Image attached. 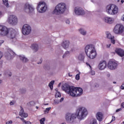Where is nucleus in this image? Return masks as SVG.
Instances as JSON below:
<instances>
[{
	"instance_id": "15",
	"label": "nucleus",
	"mask_w": 124,
	"mask_h": 124,
	"mask_svg": "<svg viewBox=\"0 0 124 124\" xmlns=\"http://www.w3.org/2000/svg\"><path fill=\"white\" fill-rule=\"evenodd\" d=\"M8 35L12 39H14L16 37V31L13 29H10Z\"/></svg>"
},
{
	"instance_id": "19",
	"label": "nucleus",
	"mask_w": 124,
	"mask_h": 124,
	"mask_svg": "<svg viewBox=\"0 0 124 124\" xmlns=\"http://www.w3.org/2000/svg\"><path fill=\"white\" fill-rule=\"evenodd\" d=\"M115 52L120 57H123L124 56V50L123 49L121 48H116L115 49Z\"/></svg>"
},
{
	"instance_id": "56",
	"label": "nucleus",
	"mask_w": 124,
	"mask_h": 124,
	"mask_svg": "<svg viewBox=\"0 0 124 124\" xmlns=\"http://www.w3.org/2000/svg\"><path fill=\"white\" fill-rule=\"evenodd\" d=\"M3 16V13L0 11V16Z\"/></svg>"
},
{
	"instance_id": "62",
	"label": "nucleus",
	"mask_w": 124,
	"mask_h": 124,
	"mask_svg": "<svg viewBox=\"0 0 124 124\" xmlns=\"http://www.w3.org/2000/svg\"><path fill=\"white\" fill-rule=\"evenodd\" d=\"M61 85H62V82H60L59 84L58 87H61Z\"/></svg>"
},
{
	"instance_id": "9",
	"label": "nucleus",
	"mask_w": 124,
	"mask_h": 124,
	"mask_svg": "<svg viewBox=\"0 0 124 124\" xmlns=\"http://www.w3.org/2000/svg\"><path fill=\"white\" fill-rule=\"evenodd\" d=\"M31 28L28 24H25L22 29V32L24 35H28L31 33Z\"/></svg>"
},
{
	"instance_id": "58",
	"label": "nucleus",
	"mask_w": 124,
	"mask_h": 124,
	"mask_svg": "<svg viewBox=\"0 0 124 124\" xmlns=\"http://www.w3.org/2000/svg\"><path fill=\"white\" fill-rule=\"evenodd\" d=\"M124 85H122L121 86V90H124V86H123Z\"/></svg>"
},
{
	"instance_id": "33",
	"label": "nucleus",
	"mask_w": 124,
	"mask_h": 124,
	"mask_svg": "<svg viewBox=\"0 0 124 124\" xmlns=\"http://www.w3.org/2000/svg\"><path fill=\"white\" fill-rule=\"evenodd\" d=\"M69 54H70V52H69V51H66L63 55V58H65L66 57H68V56H69Z\"/></svg>"
},
{
	"instance_id": "45",
	"label": "nucleus",
	"mask_w": 124,
	"mask_h": 124,
	"mask_svg": "<svg viewBox=\"0 0 124 124\" xmlns=\"http://www.w3.org/2000/svg\"><path fill=\"white\" fill-rule=\"evenodd\" d=\"M10 104L11 105H14V104H15V101H12L10 102Z\"/></svg>"
},
{
	"instance_id": "23",
	"label": "nucleus",
	"mask_w": 124,
	"mask_h": 124,
	"mask_svg": "<svg viewBox=\"0 0 124 124\" xmlns=\"http://www.w3.org/2000/svg\"><path fill=\"white\" fill-rule=\"evenodd\" d=\"M107 65V64L106 62L100 63L98 65V68L100 70H103V69H105V68H106Z\"/></svg>"
},
{
	"instance_id": "38",
	"label": "nucleus",
	"mask_w": 124,
	"mask_h": 124,
	"mask_svg": "<svg viewBox=\"0 0 124 124\" xmlns=\"http://www.w3.org/2000/svg\"><path fill=\"white\" fill-rule=\"evenodd\" d=\"M56 97H61L62 96V95H61V93L59 92H57L55 95Z\"/></svg>"
},
{
	"instance_id": "18",
	"label": "nucleus",
	"mask_w": 124,
	"mask_h": 124,
	"mask_svg": "<svg viewBox=\"0 0 124 124\" xmlns=\"http://www.w3.org/2000/svg\"><path fill=\"white\" fill-rule=\"evenodd\" d=\"M104 21L108 24H113L114 23V19L112 17L107 16L104 17Z\"/></svg>"
},
{
	"instance_id": "20",
	"label": "nucleus",
	"mask_w": 124,
	"mask_h": 124,
	"mask_svg": "<svg viewBox=\"0 0 124 124\" xmlns=\"http://www.w3.org/2000/svg\"><path fill=\"white\" fill-rule=\"evenodd\" d=\"M107 37L108 38V39H110L111 43L112 44H115V37L114 36H112L111 33L109 32H107L106 33Z\"/></svg>"
},
{
	"instance_id": "11",
	"label": "nucleus",
	"mask_w": 124,
	"mask_h": 124,
	"mask_svg": "<svg viewBox=\"0 0 124 124\" xmlns=\"http://www.w3.org/2000/svg\"><path fill=\"white\" fill-rule=\"evenodd\" d=\"M24 10L27 13H32L34 11V9L31 4L26 3L25 4Z\"/></svg>"
},
{
	"instance_id": "25",
	"label": "nucleus",
	"mask_w": 124,
	"mask_h": 124,
	"mask_svg": "<svg viewBox=\"0 0 124 124\" xmlns=\"http://www.w3.org/2000/svg\"><path fill=\"white\" fill-rule=\"evenodd\" d=\"M31 49L34 52H37L38 51V45L37 44H32L31 45Z\"/></svg>"
},
{
	"instance_id": "51",
	"label": "nucleus",
	"mask_w": 124,
	"mask_h": 124,
	"mask_svg": "<svg viewBox=\"0 0 124 124\" xmlns=\"http://www.w3.org/2000/svg\"><path fill=\"white\" fill-rule=\"evenodd\" d=\"M121 107L122 108H124V102H123V103L121 104Z\"/></svg>"
},
{
	"instance_id": "30",
	"label": "nucleus",
	"mask_w": 124,
	"mask_h": 124,
	"mask_svg": "<svg viewBox=\"0 0 124 124\" xmlns=\"http://www.w3.org/2000/svg\"><path fill=\"white\" fill-rule=\"evenodd\" d=\"M55 83V80L51 81L48 84V87L50 88L51 90H53V85H54Z\"/></svg>"
},
{
	"instance_id": "29",
	"label": "nucleus",
	"mask_w": 124,
	"mask_h": 124,
	"mask_svg": "<svg viewBox=\"0 0 124 124\" xmlns=\"http://www.w3.org/2000/svg\"><path fill=\"white\" fill-rule=\"evenodd\" d=\"M79 32L82 35H86L87 34V31L84 30L83 29H80L79 30Z\"/></svg>"
},
{
	"instance_id": "10",
	"label": "nucleus",
	"mask_w": 124,
	"mask_h": 124,
	"mask_svg": "<svg viewBox=\"0 0 124 124\" xmlns=\"http://www.w3.org/2000/svg\"><path fill=\"white\" fill-rule=\"evenodd\" d=\"M62 3H61L58 4L55 7V8L53 10V14H55L56 15H60L61 13H62Z\"/></svg>"
},
{
	"instance_id": "14",
	"label": "nucleus",
	"mask_w": 124,
	"mask_h": 124,
	"mask_svg": "<svg viewBox=\"0 0 124 124\" xmlns=\"http://www.w3.org/2000/svg\"><path fill=\"white\" fill-rule=\"evenodd\" d=\"M117 66H118L117 62H108V67L111 70H114L117 68Z\"/></svg>"
},
{
	"instance_id": "32",
	"label": "nucleus",
	"mask_w": 124,
	"mask_h": 124,
	"mask_svg": "<svg viewBox=\"0 0 124 124\" xmlns=\"http://www.w3.org/2000/svg\"><path fill=\"white\" fill-rule=\"evenodd\" d=\"M3 3L6 7H9V4H8V0H2Z\"/></svg>"
},
{
	"instance_id": "2",
	"label": "nucleus",
	"mask_w": 124,
	"mask_h": 124,
	"mask_svg": "<svg viewBox=\"0 0 124 124\" xmlns=\"http://www.w3.org/2000/svg\"><path fill=\"white\" fill-rule=\"evenodd\" d=\"M85 52L88 58L90 59H94L96 57V51L93 45H89L85 46Z\"/></svg>"
},
{
	"instance_id": "59",
	"label": "nucleus",
	"mask_w": 124,
	"mask_h": 124,
	"mask_svg": "<svg viewBox=\"0 0 124 124\" xmlns=\"http://www.w3.org/2000/svg\"><path fill=\"white\" fill-rule=\"evenodd\" d=\"M52 115H53V116H56V115H57V114L56 113V112H53L52 113Z\"/></svg>"
},
{
	"instance_id": "48",
	"label": "nucleus",
	"mask_w": 124,
	"mask_h": 124,
	"mask_svg": "<svg viewBox=\"0 0 124 124\" xmlns=\"http://www.w3.org/2000/svg\"><path fill=\"white\" fill-rule=\"evenodd\" d=\"M108 62H115V61L114 60L111 59Z\"/></svg>"
},
{
	"instance_id": "16",
	"label": "nucleus",
	"mask_w": 124,
	"mask_h": 124,
	"mask_svg": "<svg viewBox=\"0 0 124 124\" xmlns=\"http://www.w3.org/2000/svg\"><path fill=\"white\" fill-rule=\"evenodd\" d=\"M96 119L99 122H102L103 121V119H104V116H103V113L101 112H98L96 114Z\"/></svg>"
},
{
	"instance_id": "42",
	"label": "nucleus",
	"mask_w": 124,
	"mask_h": 124,
	"mask_svg": "<svg viewBox=\"0 0 124 124\" xmlns=\"http://www.w3.org/2000/svg\"><path fill=\"white\" fill-rule=\"evenodd\" d=\"M12 57L11 56V54H9L8 56L7 57V60H11Z\"/></svg>"
},
{
	"instance_id": "37",
	"label": "nucleus",
	"mask_w": 124,
	"mask_h": 124,
	"mask_svg": "<svg viewBox=\"0 0 124 124\" xmlns=\"http://www.w3.org/2000/svg\"><path fill=\"white\" fill-rule=\"evenodd\" d=\"M81 73L79 72V73L78 74H77L76 76V79H77V80H79L80 79V74Z\"/></svg>"
},
{
	"instance_id": "28",
	"label": "nucleus",
	"mask_w": 124,
	"mask_h": 124,
	"mask_svg": "<svg viewBox=\"0 0 124 124\" xmlns=\"http://www.w3.org/2000/svg\"><path fill=\"white\" fill-rule=\"evenodd\" d=\"M89 124H97V121L95 118H93L90 120Z\"/></svg>"
},
{
	"instance_id": "44",
	"label": "nucleus",
	"mask_w": 124,
	"mask_h": 124,
	"mask_svg": "<svg viewBox=\"0 0 124 124\" xmlns=\"http://www.w3.org/2000/svg\"><path fill=\"white\" fill-rule=\"evenodd\" d=\"M24 124H31V123L30 121H24Z\"/></svg>"
},
{
	"instance_id": "21",
	"label": "nucleus",
	"mask_w": 124,
	"mask_h": 124,
	"mask_svg": "<svg viewBox=\"0 0 124 124\" xmlns=\"http://www.w3.org/2000/svg\"><path fill=\"white\" fill-rule=\"evenodd\" d=\"M68 11V8L67 7V6H66V4L65 3H62V13L63 14H65V15H66V14H68L69 13Z\"/></svg>"
},
{
	"instance_id": "61",
	"label": "nucleus",
	"mask_w": 124,
	"mask_h": 124,
	"mask_svg": "<svg viewBox=\"0 0 124 124\" xmlns=\"http://www.w3.org/2000/svg\"><path fill=\"white\" fill-rule=\"evenodd\" d=\"M2 83V80L0 79V85H1Z\"/></svg>"
},
{
	"instance_id": "27",
	"label": "nucleus",
	"mask_w": 124,
	"mask_h": 124,
	"mask_svg": "<svg viewBox=\"0 0 124 124\" xmlns=\"http://www.w3.org/2000/svg\"><path fill=\"white\" fill-rule=\"evenodd\" d=\"M86 65L87 66H89L91 69V71L90 72L89 74H90V75H95V72L94 71H93L92 70V66H91V64H90L89 63L86 62Z\"/></svg>"
},
{
	"instance_id": "6",
	"label": "nucleus",
	"mask_w": 124,
	"mask_h": 124,
	"mask_svg": "<svg viewBox=\"0 0 124 124\" xmlns=\"http://www.w3.org/2000/svg\"><path fill=\"white\" fill-rule=\"evenodd\" d=\"M124 31V27L123 25L121 24H117L114 29L113 32L115 34H122Z\"/></svg>"
},
{
	"instance_id": "49",
	"label": "nucleus",
	"mask_w": 124,
	"mask_h": 124,
	"mask_svg": "<svg viewBox=\"0 0 124 124\" xmlns=\"http://www.w3.org/2000/svg\"><path fill=\"white\" fill-rule=\"evenodd\" d=\"M31 105H34L35 104V103L34 101H32L30 102Z\"/></svg>"
},
{
	"instance_id": "8",
	"label": "nucleus",
	"mask_w": 124,
	"mask_h": 124,
	"mask_svg": "<svg viewBox=\"0 0 124 124\" xmlns=\"http://www.w3.org/2000/svg\"><path fill=\"white\" fill-rule=\"evenodd\" d=\"M9 33V30L7 27L0 25V35L1 36H7Z\"/></svg>"
},
{
	"instance_id": "24",
	"label": "nucleus",
	"mask_w": 124,
	"mask_h": 124,
	"mask_svg": "<svg viewBox=\"0 0 124 124\" xmlns=\"http://www.w3.org/2000/svg\"><path fill=\"white\" fill-rule=\"evenodd\" d=\"M19 116L20 117H24V118H27L28 117V113H25L24 111V108H21V110L19 113Z\"/></svg>"
},
{
	"instance_id": "39",
	"label": "nucleus",
	"mask_w": 124,
	"mask_h": 124,
	"mask_svg": "<svg viewBox=\"0 0 124 124\" xmlns=\"http://www.w3.org/2000/svg\"><path fill=\"white\" fill-rule=\"evenodd\" d=\"M20 92L21 93H26L27 92V90L25 89H22L20 90Z\"/></svg>"
},
{
	"instance_id": "13",
	"label": "nucleus",
	"mask_w": 124,
	"mask_h": 124,
	"mask_svg": "<svg viewBox=\"0 0 124 124\" xmlns=\"http://www.w3.org/2000/svg\"><path fill=\"white\" fill-rule=\"evenodd\" d=\"M83 94V89L81 88L76 87V94L75 97L81 96Z\"/></svg>"
},
{
	"instance_id": "63",
	"label": "nucleus",
	"mask_w": 124,
	"mask_h": 124,
	"mask_svg": "<svg viewBox=\"0 0 124 124\" xmlns=\"http://www.w3.org/2000/svg\"><path fill=\"white\" fill-rule=\"evenodd\" d=\"M122 20L124 21V15L122 16Z\"/></svg>"
},
{
	"instance_id": "54",
	"label": "nucleus",
	"mask_w": 124,
	"mask_h": 124,
	"mask_svg": "<svg viewBox=\"0 0 124 124\" xmlns=\"http://www.w3.org/2000/svg\"><path fill=\"white\" fill-rule=\"evenodd\" d=\"M58 109L59 110H61V109H62V105H60V106H58Z\"/></svg>"
},
{
	"instance_id": "12",
	"label": "nucleus",
	"mask_w": 124,
	"mask_h": 124,
	"mask_svg": "<svg viewBox=\"0 0 124 124\" xmlns=\"http://www.w3.org/2000/svg\"><path fill=\"white\" fill-rule=\"evenodd\" d=\"M75 13L77 15H84L85 12L82 8L76 7L75 9Z\"/></svg>"
},
{
	"instance_id": "35",
	"label": "nucleus",
	"mask_w": 124,
	"mask_h": 124,
	"mask_svg": "<svg viewBox=\"0 0 124 124\" xmlns=\"http://www.w3.org/2000/svg\"><path fill=\"white\" fill-rule=\"evenodd\" d=\"M50 110H51V107L46 108V110H44L45 114H48V113H49V111H50Z\"/></svg>"
},
{
	"instance_id": "3",
	"label": "nucleus",
	"mask_w": 124,
	"mask_h": 124,
	"mask_svg": "<svg viewBox=\"0 0 124 124\" xmlns=\"http://www.w3.org/2000/svg\"><path fill=\"white\" fill-rule=\"evenodd\" d=\"M76 90V87L72 86H70L67 83H65L63 85V91L72 97H75Z\"/></svg>"
},
{
	"instance_id": "22",
	"label": "nucleus",
	"mask_w": 124,
	"mask_h": 124,
	"mask_svg": "<svg viewBox=\"0 0 124 124\" xmlns=\"http://www.w3.org/2000/svg\"><path fill=\"white\" fill-rule=\"evenodd\" d=\"M19 60L23 62H29V59L26 57V56L24 55H20L18 56Z\"/></svg>"
},
{
	"instance_id": "46",
	"label": "nucleus",
	"mask_w": 124,
	"mask_h": 124,
	"mask_svg": "<svg viewBox=\"0 0 124 124\" xmlns=\"http://www.w3.org/2000/svg\"><path fill=\"white\" fill-rule=\"evenodd\" d=\"M92 2H93V3H95V2H97L98 0H91Z\"/></svg>"
},
{
	"instance_id": "31",
	"label": "nucleus",
	"mask_w": 124,
	"mask_h": 124,
	"mask_svg": "<svg viewBox=\"0 0 124 124\" xmlns=\"http://www.w3.org/2000/svg\"><path fill=\"white\" fill-rule=\"evenodd\" d=\"M60 102H62V97L61 98L60 101L59 100H54V104L56 105L57 104H59Z\"/></svg>"
},
{
	"instance_id": "40",
	"label": "nucleus",
	"mask_w": 124,
	"mask_h": 124,
	"mask_svg": "<svg viewBox=\"0 0 124 124\" xmlns=\"http://www.w3.org/2000/svg\"><path fill=\"white\" fill-rule=\"evenodd\" d=\"M65 23L67 25H69L70 24V20L69 19H66Z\"/></svg>"
},
{
	"instance_id": "57",
	"label": "nucleus",
	"mask_w": 124,
	"mask_h": 124,
	"mask_svg": "<svg viewBox=\"0 0 124 124\" xmlns=\"http://www.w3.org/2000/svg\"><path fill=\"white\" fill-rule=\"evenodd\" d=\"M45 68H46V69H49V66H45L44 67Z\"/></svg>"
},
{
	"instance_id": "5",
	"label": "nucleus",
	"mask_w": 124,
	"mask_h": 124,
	"mask_svg": "<svg viewBox=\"0 0 124 124\" xmlns=\"http://www.w3.org/2000/svg\"><path fill=\"white\" fill-rule=\"evenodd\" d=\"M37 10L39 13H44V12H46V10H47L46 3H45V2H40L38 4Z\"/></svg>"
},
{
	"instance_id": "17",
	"label": "nucleus",
	"mask_w": 124,
	"mask_h": 124,
	"mask_svg": "<svg viewBox=\"0 0 124 124\" xmlns=\"http://www.w3.org/2000/svg\"><path fill=\"white\" fill-rule=\"evenodd\" d=\"M70 42L68 40H64L62 42V48L65 50H67L69 48Z\"/></svg>"
},
{
	"instance_id": "64",
	"label": "nucleus",
	"mask_w": 124,
	"mask_h": 124,
	"mask_svg": "<svg viewBox=\"0 0 124 124\" xmlns=\"http://www.w3.org/2000/svg\"><path fill=\"white\" fill-rule=\"evenodd\" d=\"M107 77H110V74H108L107 75Z\"/></svg>"
},
{
	"instance_id": "52",
	"label": "nucleus",
	"mask_w": 124,
	"mask_h": 124,
	"mask_svg": "<svg viewBox=\"0 0 124 124\" xmlns=\"http://www.w3.org/2000/svg\"><path fill=\"white\" fill-rule=\"evenodd\" d=\"M3 42H4L3 40L0 41V46H1V44L3 43Z\"/></svg>"
},
{
	"instance_id": "53",
	"label": "nucleus",
	"mask_w": 124,
	"mask_h": 124,
	"mask_svg": "<svg viewBox=\"0 0 124 124\" xmlns=\"http://www.w3.org/2000/svg\"><path fill=\"white\" fill-rule=\"evenodd\" d=\"M20 120H21V121H22L23 123H25V121H26V120H25V119H24V118H20Z\"/></svg>"
},
{
	"instance_id": "4",
	"label": "nucleus",
	"mask_w": 124,
	"mask_h": 124,
	"mask_svg": "<svg viewBox=\"0 0 124 124\" xmlns=\"http://www.w3.org/2000/svg\"><path fill=\"white\" fill-rule=\"evenodd\" d=\"M106 12L109 15H116L119 12V9L115 5L110 4L107 6Z\"/></svg>"
},
{
	"instance_id": "50",
	"label": "nucleus",
	"mask_w": 124,
	"mask_h": 124,
	"mask_svg": "<svg viewBox=\"0 0 124 124\" xmlns=\"http://www.w3.org/2000/svg\"><path fill=\"white\" fill-rule=\"evenodd\" d=\"M120 111H122V108H120L116 110V112H120Z\"/></svg>"
},
{
	"instance_id": "26",
	"label": "nucleus",
	"mask_w": 124,
	"mask_h": 124,
	"mask_svg": "<svg viewBox=\"0 0 124 124\" xmlns=\"http://www.w3.org/2000/svg\"><path fill=\"white\" fill-rule=\"evenodd\" d=\"M85 59V56L84 55V54L80 53L78 55V59L80 62H84V60Z\"/></svg>"
},
{
	"instance_id": "60",
	"label": "nucleus",
	"mask_w": 124,
	"mask_h": 124,
	"mask_svg": "<svg viewBox=\"0 0 124 124\" xmlns=\"http://www.w3.org/2000/svg\"><path fill=\"white\" fill-rule=\"evenodd\" d=\"M68 76H69V77H72V75L70 74V73H68Z\"/></svg>"
},
{
	"instance_id": "47",
	"label": "nucleus",
	"mask_w": 124,
	"mask_h": 124,
	"mask_svg": "<svg viewBox=\"0 0 124 124\" xmlns=\"http://www.w3.org/2000/svg\"><path fill=\"white\" fill-rule=\"evenodd\" d=\"M11 54H12L13 56H16V53H15V52H14L12 50H11Z\"/></svg>"
},
{
	"instance_id": "43",
	"label": "nucleus",
	"mask_w": 124,
	"mask_h": 124,
	"mask_svg": "<svg viewBox=\"0 0 124 124\" xmlns=\"http://www.w3.org/2000/svg\"><path fill=\"white\" fill-rule=\"evenodd\" d=\"M13 122H12V120L9 121L7 122H6V124H12Z\"/></svg>"
},
{
	"instance_id": "41",
	"label": "nucleus",
	"mask_w": 124,
	"mask_h": 124,
	"mask_svg": "<svg viewBox=\"0 0 124 124\" xmlns=\"http://www.w3.org/2000/svg\"><path fill=\"white\" fill-rule=\"evenodd\" d=\"M115 120H116V117H115V116H112V120H111V122H110V124H111V123H112V122H114V121H115Z\"/></svg>"
},
{
	"instance_id": "34",
	"label": "nucleus",
	"mask_w": 124,
	"mask_h": 124,
	"mask_svg": "<svg viewBox=\"0 0 124 124\" xmlns=\"http://www.w3.org/2000/svg\"><path fill=\"white\" fill-rule=\"evenodd\" d=\"M45 121H46V119L45 118H43L40 120V123L41 124H45Z\"/></svg>"
},
{
	"instance_id": "36",
	"label": "nucleus",
	"mask_w": 124,
	"mask_h": 124,
	"mask_svg": "<svg viewBox=\"0 0 124 124\" xmlns=\"http://www.w3.org/2000/svg\"><path fill=\"white\" fill-rule=\"evenodd\" d=\"M6 73L8 75V76H9V77H11L12 76V73H11V71L9 70L6 71Z\"/></svg>"
},
{
	"instance_id": "7",
	"label": "nucleus",
	"mask_w": 124,
	"mask_h": 124,
	"mask_svg": "<svg viewBox=\"0 0 124 124\" xmlns=\"http://www.w3.org/2000/svg\"><path fill=\"white\" fill-rule=\"evenodd\" d=\"M8 22L10 25H13L15 26L18 23V18L15 15H10L8 18Z\"/></svg>"
},
{
	"instance_id": "1",
	"label": "nucleus",
	"mask_w": 124,
	"mask_h": 124,
	"mask_svg": "<svg viewBox=\"0 0 124 124\" xmlns=\"http://www.w3.org/2000/svg\"><path fill=\"white\" fill-rule=\"evenodd\" d=\"M88 116V110L85 107L78 108L75 113H67L65 114V120L69 124L75 123L76 118L80 121L84 120Z\"/></svg>"
},
{
	"instance_id": "55",
	"label": "nucleus",
	"mask_w": 124,
	"mask_h": 124,
	"mask_svg": "<svg viewBox=\"0 0 124 124\" xmlns=\"http://www.w3.org/2000/svg\"><path fill=\"white\" fill-rule=\"evenodd\" d=\"M110 46H111V44L107 45V48H110Z\"/></svg>"
}]
</instances>
